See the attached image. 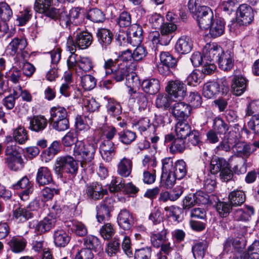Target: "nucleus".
Masks as SVG:
<instances>
[{
	"label": "nucleus",
	"instance_id": "obj_1",
	"mask_svg": "<svg viewBox=\"0 0 259 259\" xmlns=\"http://www.w3.org/2000/svg\"><path fill=\"white\" fill-rule=\"evenodd\" d=\"M92 41V34L87 31H81L77 27L68 36L66 45L69 51H76V48L82 50L88 48Z\"/></svg>",
	"mask_w": 259,
	"mask_h": 259
},
{
	"label": "nucleus",
	"instance_id": "obj_2",
	"mask_svg": "<svg viewBox=\"0 0 259 259\" xmlns=\"http://www.w3.org/2000/svg\"><path fill=\"white\" fill-rule=\"evenodd\" d=\"M78 169V162L71 156L59 157L56 160L54 170L60 177L63 176L64 172L74 176L77 174Z\"/></svg>",
	"mask_w": 259,
	"mask_h": 259
},
{
	"label": "nucleus",
	"instance_id": "obj_3",
	"mask_svg": "<svg viewBox=\"0 0 259 259\" xmlns=\"http://www.w3.org/2000/svg\"><path fill=\"white\" fill-rule=\"evenodd\" d=\"M101 131L103 133L102 138L100 140L90 137L88 139L90 146H95L99 144L100 146H115L113 141L114 136L116 132V129L112 126L104 125L102 126Z\"/></svg>",
	"mask_w": 259,
	"mask_h": 259
},
{
	"label": "nucleus",
	"instance_id": "obj_4",
	"mask_svg": "<svg viewBox=\"0 0 259 259\" xmlns=\"http://www.w3.org/2000/svg\"><path fill=\"white\" fill-rule=\"evenodd\" d=\"M254 12L251 7L247 4L241 5L237 11L236 21L232 23L231 27L237 25L244 26L249 24L253 20Z\"/></svg>",
	"mask_w": 259,
	"mask_h": 259
},
{
	"label": "nucleus",
	"instance_id": "obj_5",
	"mask_svg": "<svg viewBox=\"0 0 259 259\" xmlns=\"http://www.w3.org/2000/svg\"><path fill=\"white\" fill-rule=\"evenodd\" d=\"M56 222V217L53 215L52 213H49L39 222L33 221L31 222L29 226L34 229L35 233L41 234L54 228Z\"/></svg>",
	"mask_w": 259,
	"mask_h": 259
},
{
	"label": "nucleus",
	"instance_id": "obj_6",
	"mask_svg": "<svg viewBox=\"0 0 259 259\" xmlns=\"http://www.w3.org/2000/svg\"><path fill=\"white\" fill-rule=\"evenodd\" d=\"M167 93L175 98L181 100L186 95V85L179 80H170L165 88Z\"/></svg>",
	"mask_w": 259,
	"mask_h": 259
},
{
	"label": "nucleus",
	"instance_id": "obj_7",
	"mask_svg": "<svg viewBox=\"0 0 259 259\" xmlns=\"http://www.w3.org/2000/svg\"><path fill=\"white\" fill-rule=\"evenodd\" d=\"M195 19L197 20L198 25L201 29H208L211 23L214 21L212 10L207 7L203 6Z\"/></svg>",
	"mask_w": 259,
	"mask_h": 259
},
{
	"label": "nucleus",
	"instance_id": "obj_8",
	"mask_svg": "<svg viewBox=\"0 0 259 259\" xmlns=\"http://www.w3.org/2000/svg\"><path fill=\"white\" fill-rule=\"evenodd\" d=\"M224 52L222 48L215 43L207 44L203 49L205 61L217 62Z\"/></svg>",
	"mask_w": 259,
	"mask_h": 259
},
{
	"label": "nucleus",
	"instance_id": "obj_9",
	"mask_svg": "<svg viewBox=\"0 0 259 259\" xmlns=\"http://www.w3.org/2000/svg\"><path fill=\"white\" fill-rule=\"evenodd\" d=\"M14 189H24L22 192L19 193V196L22 201H27L29 198V195L33 191V184L29 181L26 176L22 178L16 183L12 185Z\"/></svg>",
	"mask_w": 259,
	"mask_h": 259
},
{
	"label": "nucleus",
	"instance_id": "obj_10",
	"mask_svg": "<svg viewBox=\"0 0 259 259\" xmlns=\"http://www.w3.org/2000/svg\"><path fill=\"white\" fill-rule=\"evenodd\" d=\"M113 207L112 200L106 198L100 205L97 206V219L99 223H105L110 217V211Z\"/></svg>",
	"mask_w": 259,
	"mask_h": 259
},
{
	"label": "nucleus",
	"instance_id": "obj_11",
	"mask_svg": "<svg viewBox=\"0 0 259 259\" xmlns=\"http://www.w3.org/2000/svg\"><path fill=\"white\" fill-rule=\"evenodd\" d=\"M171 109L172 115L180 120L187 118L191 111L190 106L183 102L175 103Z\"/></svg>",
	"mask_w": 259,
	"mask_h": 259
},
{
	"label": "nucleus",
	"instance_id": "obj_12",
	"mask_svg": "<svg viewBox=\"0 0 259 259\" xmlns=\"http://www.w3.org/2000/svg\"><path fill=\"white\" fill-rule=\"evenodd\" d=\"M27 46V40L24 38L15 37L9 44L7 51L11 56L22 52Z\"/></svg>",
	"mask_w": 259,
	"mask_h": 259
},
{
	"label": "nucleus",
	"instance_id": "obj_13",
	"mask_svg": "<svg viewBox=\"0 0 259 259\" xmlns=\"http://www.w3.org/2000/svg\"><path fill=\"white\" fill-rule=\"evenodd\" d=\"M143 39V29L141 26L137 24L132 25L129 31L128 41L133 46L139 45Z\"/></svg>",
	"mask_w": 259,
	"mask_h": 259
},
{
	"label": "nucleus",
	"instance_id": "obj_14",
	"mask_svg": "<svg viewBox=\"0 0 259 259\" xmlns=\"http://www.w3.org/2000/svg\"><path fill=\"white\" fill-rule=\"evenodd\" d=\"M118 224L124 230L130 229L133 224V218L132 213L127 209L120 210L117 217Z\"/></svg>",
	"mask_w": 259,
	"mask_h": 259
},
{
	"label": "nucleus",
	"instance_id": "obj_15",
	"mask_svg": "<svg viewBox=\"0 0 259 259\" xmlns=\"http://www.w3.org/2000/svg\"><path fill=\"white\" fill-rule=\"evenodd\" d=\"M88 196L94 200H98L107 194V191L104 190L101 184L98 182H94L90 184L87 188Z\"/></svg>",
	"mask_w": 259,
	"mask_h": 259
},
{
	"label": "nucleus",
	"instance_id": "obj_16",
	"mask_svg": "<svg viewBox=\"0 0 259 259\" xmlns=\"http://www.w3.org/2000/svg\"><path fill=\"white\" fill-rule=\"evenodd\" d=\"M193 46V41L190 37L182 36L177 40L175 47L179 54H186L191 52Z\"/></svg>",
	"mask_w": 259,
	"mask_h": 259
},
{
	"label": "nucleus",
	"instance_id": "obj_17",
	"mask_svg": "<svg viewBox=\"0 0 259 259\" xmlns=\"http://www.w3.org/2000/svg\"><path fill=\"white\" fill-rule=\"evenodd\" d=\"M246 80L241 75H235L232 79L231 84L232 93L237 96L241 95L246 90Z\"/></svg>",
	"mask_w": 259,
	"mask_h": 259
},
{
	"label": "nucleus",
	"instance_id": "obj_18",
	"mask_svg": "<svg viewBox=\"0 0 259 259\" xmlns=\"http://www.w3.org/2000/svg\"><path fill=\"white\" fill-rule=\"evenodd\" d=\"M98 40L103 49H107L113 39L112 32L106 28L98 29L96 33Z\"/></svg>",
	"mask_w": 259,
	"mask_h": 259
},
{
	"label": "nucleus",
	"instance_id": "obj_19",
	"mask_svg": "<svg viewBox=\"0 0 259 259\" xmlns=\"http://www.w3.org/2000/svg\"><path fill=\"white\" fill-rule=\"evenodd\" d=\"M28 140V136L26 131L23 127H19L14 132L13 138L9 136L6 138L5 144H8L10 143H13L14 141L19 144H24L25 142Z\"/></svg>",
	"mask_w": 259,
	"mask_h": 259
},
{
	"label": "nucleus",
	"instance_id": "obj_20",
	"mask_svg": "<svg viewBox=\"0 0 259 259\" xmlns=\"http://www.w3.org/2000/svg\"><path fill=\"white\" fill-rule=\"evenodd\" d=\"M48 120L44 115L34 116L30 120L29 129L35 132H40L46 128Z\"/></svg>",
	"mask_w": 259,
	"mask_h": 259
},
{
	"label": "nucleus",
	"instance_id": "obj_21",
	"mask_svg": "<svg viewBox=\"0 0 259 259\" xmlns=\"http://www.w3.org/2000/svg\"><path fill=\"white\" fill-rule=\"evenodd\" d=\"M142 90L146 93L154 95L160 90L159 81L156 78H150L144 80L141 84Z\"/></svg>",
	"mask_w": 259,
	"mask_h": 259
},
{
	"label": "nucleus",
	"instance_id": "obj_22",
	"mask_svg": "<svg viewBox=\"0 0 259 259\" xmlns=\"http://www.w3.org/2000/svg\"><path fill=\"white\" fill-rule=\"evenodd\" d=\"M220 92V86L218 82H208L205 83L203 88V95L208 99L215 98Z\"/></svg>",
	"mask_w": 259,
	"mask_h": 259
},
{
	"label": "nucleus",
	"instance_id": "obj_23",
	"mask_svg": "<svg viewBox=\"0 0 259 259\" xmlns=\"http://www.w3.org/2000/svg\"><path fill=\"white\" fill-rule=\"evenodd\" d=\"M162 229L159 232H153L151 234L150 241L152 245L156 248H159L166 240L168 230L162 226Z\"/></svg>",
	"mask_w": 259,
	"mask_h": 259
},
{
	"label": "nucleus",
	"instance_id": "obj_24",
	"mask_svg": "<svg viewBox=\"0 0 259 259\" xmlns=\"http://www.w3.org/2000/svg\"><path fill=\"white\" fill-rule=\"evenodd\" d=\"M129 68L124 63H118L117 67L115 68L111 73L112 78L116 82L123 81L127 75Z\"/></svg>",
	"mask_w": 259,
	"mask_h": 259
},
{
	"label": "nucleus",
	"instance_id": "obj_25",
	"mask_svg": "<svg viewBox=\"0 0 259 259\" xmlns=\"http://www.w3.org/2000/svg\"><path fill=\"white\" fill-rule=\"evenodd\" d=\"M74 155L80 156L83 160H90L93 157L95 151V147H74Z\"/></svg>",
	"mask_w": 259,
	"mask_h": 259
},
{
	"label": "nucleus",
	"instance_id": "obj_26",
	"mask_svg": "<svg viewBox=\"0 0 259 259\" xmlns=\"http://www.w3.org/2000/svg\"><path fill=\"white\" fill-rule=\"evenodd\" d=\"M53 181L50 170L46 167H41L37 171L36 181L40 185L50 184Z\"/></svg>",
	"mask_w": 259,
	"mask_h": 259
},
{
	"label": "nucleus",
	"instance_id": "obj_27",
	"mask_svg": "<svg viewBox=\"0 0 259 259\" xmlns=\"http://www.w3.org/2000/svg\"><path fill=\"white\" fill-rule=\"evenodd\" d=\"M208 29H209V34L211 37L220 36L224 32L225 23L221 19H216L211 23Z\"/></svg>",
	"mask_w": 259,
	"mask_h": 259
},
{
	"label": "nucleus",
	"instance_id": "obj_28",
	"mask_svg": "<svg viewBox=\"0 0 259 259\" xmlns=\"http://www.w3.org/2000/svg\"><path fill=\"white\" fill-rule=\"evenodd\" d=\"M254 213V209L251 206H246L244 210L238 209L233 212V218L236 221H245L249 220Z\"/></svg>",
	"mask_w": 259,
	"mask_h": 259
},
{
	"label": "nucleus",
	"instance_id": "obj_29",
	"mask_svg": "<svg viewBox=\"0 0 259 259\" xmlns=\"http://www.w3.org/2000/svg\"><path fill=\"white\" fill-rule=\"evenodd\" d=\"M84 248L98 251L102 250V246L100 240L94 236H88L83 239Z\"/></svg>",
	"mask_w": 259,
	"mask_h": 259
},
{
	"label": "nucleus",
	"instance_id": "obj_30",
	"mask_svg": "<svg viewBox=\"0 0 259 259\" xmlns=\"http://www.w3.org/2000/svg\"><path fill=\"white\" fill-rule=\"evenodd\" d=\"M245 199L244 192L240 190L233 191L229 195V203L232 206L241 205L244 202Z\"/></svg>",
	"mask_w": 259,
	"mask_h": 259
},
{
	"label": "nucleus",
	"instance_id": "obj_31",
	"mask_svg": "<svg viewBox=\"0 0 259 259\" xmlns=\"http://www.w3.org/2000/svg\"><path fill=\"white\" fill-rule=\"evenodd\" d=\"M119 63L117 59L113 60L109 59L105 60L103 66V68L100 70L99 73L102 78H106L109 75H111L114 69L113 67H116Z\"/></svg>",
	"mask_w": 259,
	"mask_h": 259
},
{
	"label": "nucleus",
	"instance_id": "obj_32",
	"mask_svg": "<svg viewBox=\"0 0 259 259\" xmlns=\"http://www.w3.org/2000/svg\"><path fill=\"white\" fill-rule=\"evenodd\" d=\"M217 62L219 63L220 68L224 71L231 70L234 65L233 57L228 52L224 53Z\"/></svg>",
	"mask_w": 259,
	"mask_h": 259
},
{
	"label": "nucleus",
	"instance_id": "obj_33",
	"mask_svg": "<svg viewBox=\"0 0 259 259\" xmlns=\"http://www.w3.org/2000/svg\"><path fill=\"white\" fill-rule=\"evenodd\" d=\"M58 21L60 25L63 28H68L70 30V33L72 34V32L74 30L77 26H74L69 16L67 11L64 9L61 12V14L59 17Z\"/></svg>",
	"mask_w": 259,
	"mask_h": 259
},
{
	"label": "nucleus",
	"instance_id": "obj_34",
	"mask_svg": "<svg viewBox=\"0 0 259 259\" xmlns=\"http://www.w3.org/2000/svg\"><path fill=\"white\" fill-rule=\"evenodd\" d=\"M207 248L205 241L196 242L192 247V251L195 259H203Z\"/></svg>",
	"mask_w": 259,
	"mask_h": 259
},
{
	"label": "nucleus",
	"instance_id": "obj_35",
	"mask_svg": "<svg viewBox=\"0 0 259 259\" xmlns=\"http://www.w3.org/2000/svg\"><path fill=\"white\" fill-rule=\"evenodd\" d=\"M175 130L177 137L182 140L191 133L190 125L185 121H179L176 124Z\"/></svg>",
	"mask_w": 259,
	"mask_h": 259
},
{
	"label": "nucleus",
	"instance_id": "obj_36",
	"mask_svg": "<svg viewBox=\"0 0 259 259\" xmlns=\"http://www.w3.org/2000/svg\"><path fill=\"white\" fill-rule=\"evenodd\" d=\"M26 243L24 239L16 237H12L8 242L11 250L16 253L22 251L25 247Z\"/></svg>",
	"mask_w": 259,
	"mask_h": 259
},
{
	"label": "nucleus",
	"instance_id": "obj_37",
	"mask_svg": "<svg viewBox=\"0 0 259 259\" xmlns=\"http://www.w3.org/2000/svg\"><path fill=\"white\" fill-rule=\"evenodd\" d=\"M87 18L94 23H102L106 19L104 12L97 8H94L89 11Z\"/></svg>",
	"mask_w": 259,
	"mask_h": 259
},
{
	"label": "nucleus",
	"instance_id": "obj_38",
	"mask_svg": "<svg viewBox=\"0 0 259 259\" xmlns=\"http://www.w3.org/2000/svg\"><path fill=\"white\" fill-rule=\"evenodd\" d=\"M50 114V120L51 122L67 117L66 109L64 107L60 106L51 108Z\"/></svg>",
	"mask_w": 259,
	"mask_h": 259
},
{
	"label": "nucleus",
	"instance_id": "obj_39",
	"mask_svg": "<svg viewBox=\"0 0 259 259\" xmlns=\"http://www.w3.org/2000/svg\"><path fill=\"white\" fill-rule=\"evenodd\" d=\"M106 106L108 114L113 117H115L121 113L120 105L113 99H108Z\"/></svg>",
	"mask_w": 259,
	"mask_h": 259
},
{
	"label": "nucleus",
	"instance_id": "obj_40",
	"mask_svg": "<svg viewBox=\"0 0 259 259\" xmlns=\"http://www.w3.org/2000/svg\"><path fill=\"white\" fill-rule=\"evenodd\" d=\"M54 242L56 246L64 247L69 241V237L63 230H57L54 234Z\"/></svg>",
	"mask_w": 259,
	"mask_h": 259
},
{
	"label": "nucleus",
	"instance_id": "obj_41",
	"mask_svg": "<svg viewBox=\"0 0 259 259\" xmlns=\"http://www.w3.org/2000/svg\"><path fill=\"white\" fill-rule=\"evenodd\" d=\"M97 80L90 74H85L80 77V85L84 90L91 91L96 85Z\"/></svg>",
	"mask_w": 259,
	"mask_h": 259
},
{
	"label": "nucleus",
	"instance_id": "obj_42",
	"mask_svg": "<svg viewBox=\"0 0 259 259\" xmlns=\"http://www.w3.org/2000/svg\"><path fill=\"white\" fill-rule=\"evenodd\" d=\"M132 163L130 160L123 158L118 165L117 172L122 177H127L131 172Z\"/></svg>",
	"mask_w": 259,
	"mask_h": 259
},
{
	"label": "nucleus",
	"instance_id": "obj_43",
	"mask_svg": "<svg viewBox=\"0 0 259 259\" xmlns=\"http://www.w3.org/2000/svg\"><path fill=\"white\" fill-rule=\"evenodd\" d=\"M78 63V75H82L83 72L90 71L93 67L91 60L86 57L79 56Z\"/></svg>",
	"mask_w": 259,
	"mask_h": 259
},
{
	"label": "nucleus",
	"instance_id": "obj_44",
	"mask_svg": "<svg viewBox=\"0 0 259 259\" xmlns=\"http://www.w3.org/2000/svg\"><path fill=\"white\" fill-rule=\"evenodd\" d=\"M70 56L67 60V67L70 71L75 72L76 74H78V63L79 56L75 54V51H69Z\"/></svg>",
	"mask_w": 259,
	"mask_h": 259
},
{
	"label": "nucleus",
	"instance_id": "obj_45",
	"mask_svg": "<svg viewBox=\"0 0 259 259\" xmlns=\"http://www.w3.org/2000/svg\"><path fill=\"white\" fill-rule=\"evenodd\" d=\"M92 123V120L89 116L78 115L75 118V126L79 131L89 129Z\"/></svg>",
	"mask_w": 259,
	"mask_h": 259
},
{
	"label": "nucleus",
	"instance_id": "obj_46",
	"mask_svg": "<svg viewBox=\"0 0 259 259\" xmlns=\"http://www.w3.org/2000/svg\"><path fill=\"white\" fill-rule=\"evenodd\" d=\"M13 218L18 222H25L32 218V213L22 207H18L13 210Z\"/></svg>",
	"mask_w": 259,
	"mask_h": 259
},
{
	"label": "nucleus",
	"instance_id": "obj_47",
	"mask_svg": "<svg viewBox=\"0 0 259 259\" xmlns=\"http://www.w3.org/2000/svg\"><path fill=\"white\" fill-rule=\"evenodd\" d=\"M13 16L10 6L5 2L0 3V19L2 22H8Z\"/></svg>",
	"mask_w": 259,
	"mask_h": 259
},
{
	"label": "nucleus",
	"instance_id": "obj_48",
	"mask_svg": "<svg viewBox=\"0 0 259 259\" xmlns=\"http://www.w3.org/2000/svg\"><path fill=\"white\" fill-rule=\"evenodd\" d=\"M186 164L183 160L177 161L175 164L172 173L177 178V179H183L187 174Z\"/></svg>",
	"mask_w": 259,
	"mask_h": 259
},
{
	"label": "nucleus",
	"instance_id": "obj_49",
	"mask_svg": "<svg viewBox=\"0 0 259 259\" xmlns=\"http://www.w3.org/2000/svg\"><path fill=\"white\" fill-rule=\"evenodd\" d=\"M22 72L17 68L13 67L6 73L5 77L14 84H18L22 80Z\"/></svg>",
	"mask_w": 259,
	"mask_h": 259
},
{
	"label": "nucleus",
	"instance_id": "obj_50",
	"mask_svg": "<svg viewBox=\"0 0 259 259\" xmlns=\"http://www.w3.org/2000/svg\"><path fill=\"white\" fill-rule=\"evenodd\" d=\"M115 232V228L110 223L105 224L100 230V235L105 240L110 239L114 235Z\"/></svg>",
	"mask_w": 259,
	"mask_h": 259
},
{
	"label": "nucleus",
	"instance_id": "obj_51",
	"mask_svg": "<svg viewBox=\"0 0 259 259\" xmlns=\"http://www.w3.org/2000/svg\"><path fill=\"white\" fill-rule=\"evenodd\" d=\"M105 251L109 256L115 255L120 251V240L115 237L107 244Z\"/></svg>",
	"mask_w": 259,
	"mask_h": 259
},
{
	"label": "nucleus",
	"instance_id": "obj_52",
	"mask_svg": "<svg viewBox=\"0 0 259 259\" xmlns=\"http://www.w3.org/2000/svg\"><path fill=\"white\" fill-rule=\"evenodd\" d=\"M210 164L211 172L216 174L226 165V161L223 158L214 156L212 158Z\"/></svg>",
	"mask_w": 259,
	"mask_h": 259
},
{
	"label": "nucleus",
	"instance_id": "obj_53",
	"mask_svg": "<svg viewBox=\"0 0 259 259\" xmlns=\"http://www.w3.org/2000/svg\"><path fill=\"white\" fill-rule=\"evenodd\" d=\"M32 16V11L30 8H26L20 11L17 15V21L19 25L23 26L26 24Z\"/></svg>",
	"mask_w": 259,
	"mask_h": 259
},
{
	"label": "nucleus",
	"instance_id": "obj_54",
	"mask_svg": "<svg viewBox=\"0 0 259 259\" xmlns=\"http://www.w3.org/2000/svg\"><path fill=\"white\" fill-rule=\"evenodd\" d=\"M156 106L158 108L167 109L170 105V99L165 94H158L155 100Z\"/></svg>",
	"mask_w": 259,
	"mask_h": 259
},
{
	"label": "nucleus",
	"instance_id": "obj_55",
	"mask_svg": "<svg viewBox=\"0 0 259 259\" xmlns=\"http://www.w3.org/2000/svg\"><path fill=\"white\" fill-rule=\"evenodd\" d=\"M159 57L161 63L172 67L176 66L178 60L174 57L169 52H161Z\"/></svg>",
	"mask_w": 259,
	"mask_h": 259
},
{
	"label": "nucleus",
	"instance_id": "obj_56",
	"mask_svg": "<svg viewBox=\"0 0 259 259\" xmlns=\"http://www.w3.org/2000/svg\"><path fill=\"white\" fill-rule=\"evenodd\" d=\"M213 129L218 134H225L229 130V126L222 119L217 117L213 120Z\"/></svg>",
	"mask_w": 259,
	"mask_h": 259
},
{
	"label": "nucleus",
	"instance_id": "obj_57",
	"mask_svg": "<svg viewBox=\"0 0 259 259\" xmlns=\"http://www.w3.org/2000/svg\"><path fill=\"white\" fill-rule=\"evenodd\" d=\"M9 167L14 171H17L21 169L23 167V160L22 157H8L7 158Z\"/></svg>",
	"mask_w": 259,
	"mask_h": 259
},
{
	"label": "nucleus",
	"instance_id": "obj_58",
	"mask_svg": "<svg viewBox=\"0 0 259 259\" xmlns=\"http://www.w3.org/2000/svg\"><path fill=\"white\" fill-rule=\"evenodd\" d=\"M60 150L57 147H48L41 153V157L42 160L46 162H49L60 151Z\"/></svg>",
	"mask_w": 259,
	"mask_h": 259
},
{
	"label": "nucleus",
	"instance_id": "obj_59",
	"mask_svg": "<svg viewBox=\"0 0 259 259\" xmlns=\"http://www.w3.org/2000/svg\"><path fill=\"white\" fill-rule=\"evenodd\" d=\"M117 23L120 27L126 28L130 26L132 23V18L130 13L122 12L117 18Z\"/></svg>",
	"mask_w": 259,
	"mask_h": 259
},
{
	"label": "nucleus",
	"instance_id": "obj_60",
	"mask_svg": "<svg viewBox=\"0 0 259 259\" xmlns=\"http://www.w3.org/2000/svg\"><path fill=\"white\" fill-rule=\"evenodd\" d=\"M176 179L177 178L172 171H170L168 174L167 172L162 173L161 181L167 189L171 188L174 186Z\"/></svg>",
	"mask_w": 259,
	"mask_h": 259
},
{
	"label": "nucleus",
	"instance_id": "obj_61",
	"mask_svg": "<svg viewBox=\"0 0 259 259\" xmlns=\"http://www.w3.org/2000/svg\"><path fill=\"white\" fill-rule=\"evenodd\" d=\"M152 250L150 247L142 248L136 250L135 253V259H152Z\"/></svg>",
	"mask_w": 259,
	"mask_h": 259
},
{
	"label": "nucleus",
	"instance_id": "obj_62",
	"mask_svg": "<svg viewBox=\"0 0 259 259\" xmlns=\"http://www.w3.org/2000/svg\"><path fill=\"white\" fill-rule=\"evenodd\" d=\"M124 186V181L120 177L113 178L109 186L111 192H116L120 191Z\"/></svg>",
	"mask_w": 259,
	"mask_h": 259
},
{
	"label": "nucleus",
	"instance_id": "obj_63",
	"mask_svg": "<svg viewBox=\"0 0 259 259\" xmlns=\"http://www.w3.org/2000/svg\"><path fill=\"white\" fill-rule=\"evenodd\" d=\"M131 91L134 94V98L139 105V108L142 109H145L148 103L146 95L143 93L134 91L133 89H131Z\"/></svg>",
	"mask_w": 259,
	"mask_h": 259
},
{
	"label": "nucleus",
	"instance_id": "obj_64",
	"mask_svg": "<svg viewBox=\"0 0 259 259\" xmlns=\"http://www.w3.org/2000/svg\"><path fill=\"white\" fill-rule=\"evenodd\" d=\"M71 230L77 235L79 236H83L88 233L87 228L85 226L79 222H72Z\"/></svg>",
	"mask_w": 259,
	"mask_h": 259
}]
</instances>
